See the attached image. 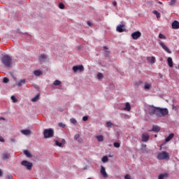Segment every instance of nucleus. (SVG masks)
I'll list each match as a JSON object with an SVG mask.
<instances>
[{"mask_svg": "<svg viewBox=\"0 0 179 179\" xmlns=\"http://www.w3.org/2000/svg\"><path fill=\"white\" fill-rule=\"evenodd\" d=\"M3 83H8L9 82V78L5 77L3 79Z\"/></svg>", "mask_w": 179, "mask_h": 179, "instance_id": "obj_41", "label": "nucleus"}, {"mask_svg": "<svg viewBox=\"0 0 179 179\" xmlns=\"http://www.w3.org/2000/svg\"><path fill=\"white\" fill-rule=\"evenodd\" d=\"M38 99H40V94H38L35 97L32 98L31 101H33V102L38 101Z\"/></svg>", "mask_w": 179, "mask_h": 179, "instance_id": "obj_24", "label": "nucleus"}, {"mask_svg": "<svg viewBox=\"0 0 179 179\" xmlns=\"http://www.w3.org/2000/svg\"><path fill=\"white\" fill-rule=\"evenodd\" d=\"M80 135L79 134H76L75 136H74V139L76 140V141H78V139H79V138H80Z\"/></svg>", "mask_w": 179, "mask_h": 179, "instance_id": "obj_43", "label": "nucleus"}, {"mask_svg": "<svg viewBox=\"0 0 179 179\" xmlns=\"http://www.w3.org/2000/svg\"><path fill=\"white\" fill-rule=\"evenodd\" d=\"M159 38H161L162 40H166V36L163 35L162 34H159Z\"/></svg>", "mask_w": 179, "mask_h": 179, "instance_id": "obj_37", "label": "nucleus"}, {"mask_svg": "<svg viewBox=\"0 0 179 179\" xmlns=\"http://www.w3.org/2000/svg\"><path fill=\"white\" fill-rule=\"evenodd\" d=\"M176 2H177V1H176V0H171V1L169 3V5L171 6H174V5H176Z\"/></svg>", "mask_w": 179, "mask_h": 179, "instance_id": "obj_34", "label": "nucleus"}, {"mask_svg": "<svg viewBox=\"0 0 179 179\" xmlns=\"http://www.w3.org/2000/svg\"><path fill=\"white\" fill-rule=\"evenodd\" d=\"M21 164L24 166V167H26L27 170H31L33 168V164L26 160L22 161Z\"/></svg>", "mask_w": 179, "mask_h": 179, "instance_id": "obj_5", "label": "nucleus"}, {"mask_svg": "<svg viewBox=\"0 0 179 179\" xmlns=\"http://www.w3.org/2000/svg\"><path fill=\"white\" fill-rule=\"evenodd\" d=\"M124 179H132V178H131V175L127 174L124 176Z\"/></svg>", "mask_w": 179, "mask_h": 179, "instance_id": "obj_44", "label": "nucleus"}, {"mask_svg": "<svg viewBox=\"0 0 179 179\" xmlns=\"http://www.w3.org/2000/svg\"><path fill=\"white\" fill-rule=\"evenodd\" d=\"M173 138H174V134L171 133L168 136V137L166 138L165 141L170 142V141H171V139H173Z\"/></svg>", "mask_w": 179, "mask_h": 179, "instance_id": "obj_16", "label": "nucleus"}, {"mask_svg": "<svg viewBox=\"0 0 179 179\" xmlns=\"http://www.w3.org/2000/svg\"><path fill=\"white\" fill-rule=\"evenodd\" d=\"M59 8L60 9H65V5L64 3H59Z\"/></svg>", "mask_w": 179, "mask_h": 179, "instance_id": "obj_36", "label": "nucleus"}, {"mask_svg": "<svg viewBox=\"0 0 179 179\" xmlns=\"http://www.w3.org/2000/svg\"><path fill=\"white\" fill-rule=\"evenodd\" d=\"M70 122H71V124H73L75 125V124H76L78 121H76V119H75V118H71V119H70Z\"/></svg>", "mask_w": 179, "mask_h": 179, "instance_id": "obj_32", "label": "nucleus"}, {"mask_svg": "<svg viewBox=\"0 0 179 179\" xmlns=\"http://www.w3.org/2000/svg\"><path fill=\"white\" fill-rule=\"evenodd\" d=\"M148 111L150 115H156L158 117H166L169 114V109L155 107L153 106L149 107Z\"/></svg>", "mask_w": 179, "mask_h": 179, "instance_id": "obj_1", "label": "nucleus"}, {"mask_svg": "<svg viewBox=\"0 0 179 179\" xmlns=\"http://www.w3.org/2000/svg\"><path fill=\"white\" fill-rule=\"evenodd\" d=\"M152 13L157 16V19H159L160 13H159L157 10H153Z\"/></svg>", "mask_w": 179, "mask_h": 179, "instance_id": "obj_27", "label": "nucleus"}, {"mask_svg": "<svg viewBox=\"0 0 179 179\" xmlns=\"http://www.w3.org/2000/svg\"><path fill=\"white\" fill-rule=\"evenodd\" d=\"M56 146H59V148H62V143H59L58 141H55Z\"/></svg>", "mask_w": 179, "mask_h": 179, "instance_id": "obj_35", "label": "nucleus"}, {"mask_svg": "<svg viewBox=\"0 0 179 179\" xmlns=\"http://www.w3.org/2000/svg\"><path fill=\"white\" fill-rule=\"evenodd\" d=\"M88 26H92V22L90 21H88L87 22Z\"/></svg>", "mask_w": 179, "mask_h": 179, "instance_id": "obj_50", "label": "nucleus"}, {"mask_svg": "<svg viewBox=\"0 0 179 179\" xmlns=\"http://www.w3.org/2000/svg\"><path fill=\"white\" fill-rule=\"evenodd\" d=\"M53 85H55V86H59V85H61V81L56 80L54 81Z\"/></svg>", "mask_w": 179, "mask_h": 179, "instance_id": "obj_29", "label": "nucleus"}, {"mask_svg": "<svg viewBox=\"0 0 179 179\" xmlns=\"http://www.w3.org/2000/svg\"><path fill=\"white\" fill-rule=\"evenodd\" d=\"M73 71L74 73H76L79 71V72H83L85 71V67L83 65H78L73 66Z\"/></svg>", "mask_w": 179, "mask_h": 179, "instance_id": "obj_6", "label": "nucleus"}, {"mask_svg": "<svg viewBox=\"0 0 179 179\" xmlns=\"http://www.w3.org/2000/svg\"><path fill=\"white\" fill-rule=\"evenodd\" d=\"M172 29H179V22L177 20H175L173 22H172Z\"/></svg>", "mask_w": 179, "mask_h": 179, "instance_id": "obj_12", "label": "nucleus"}, {"mask_svg": "<svg viewBox=\"0 0 179 179\" xmlns=\"http://www.w3.org/2000/svg\"><path fill=\"white\" fill-rule=\"evenodd\" d=\"M59 127H60L61 128H65V124L62 123V122H59L58 124Z\"/></svg>", "mask_w": 179, "mask_h": 179, "instance_id": "obj_42", "label": "nucleus"}, {"mask_svg": "<svg viewBox=\"0 0 179 179\" xmlns=\"http://www.w3.org/2000/svg\"><path fill=\"white\" fill-rule=\"evenodd\" d=\"M155 138H157V134L155 135Z\"/></svg>", "mask_w": 179, "mask_h": 179, "instance_id": "obj_53", "label": "nucleus"}, {"mask_svg": "<svg viewBox=\"0 0 179 179\" xmlns=\"http://www.w3.org/2000/svg\"><path fill=\"white\" fill-rule=\"evenodd\" d=\"M151 131H154L155 132H159L160 131V127L159 126H153L152 130Z\"/></svg>", "mask_w": 179, "mask_h": 179, "instance_id": "obj_21", "label": "nucleus"}, {"mask_svg": "<svg viewBox=\"0 0 179 179\" xmlns=\"http://www.w3.org/2000/svg\"><path fill=\"white\" fill-rule=\"evenodd\" d=\"M167 176H169L167 173L161 174L158 176V179H164L165 177H167Z\"/></svg>", "mask_w": 179, "mask_h": 179, "instance_id": "obj_28", "label": "nucleus"}, {"mask_svg": "<svg viewBox=\"0 0 179 179\" xmlns=\"http://www.w3.org/2000/svg\"><path fill=\"white\" fill-rule=\"evenodd\" d=\"M150 138V136H149V134L148 133H143L142 134V141L143 142H148Z\"/></svg>", "mask_w": 179, "mask_h": 179, "instance_id": "obj_10", "label": "nucleus"}, {"mask_svg": "<svg viewBox=\"0 0 179 179\" xmlns=\"http://www.w3.org/2000/svg\"><path fill=\"white\" fill-rule=\"evenodd\" d=\"M124 25H118L116 28V30L117 31H118L119 33H122L124 31Z\"/></svg>", "mask_w": 179, "mask_h": 179, "instance_id": "obj_13", "label": "nucleus"}, {"mask_svg": "<svg viewBox=\"0 0 179 179\" xmlns=\"http://www.w3.org/2000/svg\"><path fill=\"white\" fill-rule=\"evenodd\" d=\"M113 125V123H111L110 122H106V127L107 128H111V126Z\"/></svg>", "mask_w": 179, "mask_h": 179, "instance_id": "obj_39", "label": "nucleus"}, {"mask_svg": "<svg viewBox=\"0 0 179 179\" xmlns=\"http://www.w3.org/2000/svg\"><path fill=\"white\" fill-rule=\"evenodd\" d=\"M43 136L45 139H48L54 136V129H45L43 131Z\"/></svg>", "mask_w": 179, "mask_h": 179, "instance_id": "obj_3", "label": "nucleus"}, {"mask_svg": "<svg viewBox=\"0 0 179 179\" xmlns=\"http://www.w3.org/2000/svg\"><path fill=\"white\" fill-rule=\"evenodd\" d=\"M97 78H98V79H99V80H101V79H103V78H104V76H103V73H99L97 75Z\"/></svg>", "mask_w": 179, "mask_h": 179, "instance_id": "obj_31", "label": "nucleus"}, {"mask_svg": "<svg viewBox=\"0 0 179 179\" xmlns=\"http://www.w3.org/2000/svg\"><path fill=\"white\" fill-rule=\"evenodd\" d=\"M96 139H97L98 142H103V141H104V136H103L101 135L97 136Z\"/></svg>", "mask_w": 179, "mask_h": 179, "instance_id": "obj_26", "label": "nucleus"}, {"mask_svg": "<svg viewBox=\"0 0 179 179\" xmlns=\"http://www.w3.org/2000/svg\"><path fill=\"white\" fill-rule=\"evenodd\" d=\"M113 146L115 148H120V146H121V144H120V143H114Z\"/></svg>", "mask_w": 179, "mask_h": 179, "instance_id": "obj_40", "label": "nucleus"}, {"mask_svg": "<svg viewBox=\"0 0 179 179\" xmlns=\"http://www.w3.org/2000/svg\"><path fill=\"white\" fill-rule=\"evenodd\" d=\"M21 132L23 134V135H31V131L29 129L21 130Z\"/></svg>", "mask_w": 179, "mask_h": 179, "instance_id": "obj_17", "label": "nucleus"}, {"mask_svg": "<svg viewBox=\"0 0 179 179\" xmlns=\"http://www.w3.org/2000/svg\"><path fill=\"white\" fill-rule=\"evenodd\" d=\"M1 62L6 68H12V57L6 55L1 57Z\"/></svg>", "mask_w": 179, "mask_h": 179, "instance_id": "obj_2", "label": "nucleus"}, {"mask_svg": "<svg viewBox=\"0 0 179 179\" xmlns=\"http://www.w3.org/2000/svg\"><path fill=\"white\" fill-rule=\"evenodd\" d=\"M157 159L159 160H169L170 159V157L169 156V152L166 151H163L161 153L157 155Z\"/></svg>", "mask_w": 179, "mask_h": 179, "instance_id": "obj_4", "label": "nucleus"}, {"mask_svg": "<svg viewBox=\"0 0 179 179\" xmlns=\"http://www.w3.org/2000/svg\"><path fill=\"white\" fill-rule=\"evenodd\" d=\"M152 87V85L150 83H146L144 85L145 90H149Z\"/></svg>", "mask_w": 179, "mask_h": 179, "instance_id": "obj_23", "label": "nucleus"}, {"mask_svg": "<svg viewBox=\"0 0 179 179\" xmlns=\"http://www.w3.org/2000/svg\"><path fill=\"white\" fill-rule=\"evenodd\" d=\"M167 62L169 66H170V68H173V59H171V57H168Z\"/></svg>", "mask_w": 179, "mask_h": 179, "instance_id": "obj_18", "label": "nucleus"}, {"mask_svg": "<svg viewBox=\"0 0 179 179\" xmlns=\"http://www.w3.org/2000/svg\"><path fill=\"white\" fill-rule=\"evenodd\" d=\"M87 120H89V117L87 116H83V121H87Z\"/></svg>", "mask_w": 179, "mask_h": 179, "instance_id": "obj_45", "label": "nucleus"}, {"mask_svg": "<svg viewBox=\"0 0 179 179\" xmlns=\"http://www.w3.org/2000/svg\"><path fill=\"white\" fill-rule=\"evenodd\" d=\"M141 150L143 152H146V144H143L141 147Z\"/></svg>", "mask_w": 179, "mask_h": 179, "instance_id": "obj_38", "label": "nucleus"}, {"mask_svg": "<svg viewBox=\"0 0 179 179\" xmlns=\"http://www.w3.org/2000/svg\"><path fill=\"white\" fill-rule=\"evenodd\" d=\"M103 163H107L108 162V157L107 156H103L102 158Z\"/></svg>", "mask_w": 179, "mask_h": 179, "instance_id": "obj_30", "label": "nucleus"}, {"mask_svg": "<svg viewBox=\"0 0 179 179\" xmlns=\"http://www.w3.org/2000/svg\"><path fill=\"white\" fill-rule=\"evenodd\" d=\"M113 6H117V1H114L113 2Z\"/></svg>", "mask_w": 179, "mask_h": 179, "instance_id": "obj_48", "label": "nucleus"}, {"mask_svg": "<svg viewBox=\"0 0 179 179\" xmlns=\"http://www.w3.org/2000/svg\"><path fill=\"white\" fill-rule=\"evenodd\" d=\"M108 52H109L106 50V51L105 52L106 55H108Z\"/></svg>", "mask_w": 179, "mask_h": 179, "instance_id": "obj_52", "label": "nucleus"}, {"mask_svg": "<svg viewBox=\"0 0 179 179\" xmlns=\"http://www.w3.org/2000/svg\"><path fill=\"white\" fill-rule=\"evenodd\" d=\"M24 83H26V79H22L20 80L18 83H17V86H23V85H24Z\"/></svg>", "mask_w": 179, "mask_h": 179, "instance_id": "obj_22", "label": "nucleus"}, {"mask_svg": "<svg viewBox=\"0 0 179 179\" xmlns=\"http://www.w3.org/2000/svg\"><path fill=\"white\" fill-rule=\"evenodd\" d=\"M0 41H1V38H0Z\"/></svg>", "mask_w": 179, "mask_h": 179, "instance_id": "obj_56", "label": "nucleus"}, {"mask_svg": "<svg viewBox=\"0 0 179 179\" xmlns=\"http://www.w3.org/2000/svg\"><path fill=\"white\" fill-rule=\"evenodd\" d=\"M24 154L25 155V156H27V157H32L31 154L30 153V152H29V150H25L24 151Z\"/></svg>", "mask_w": 179, "mask_h": 179, "instance_id": "obj_25", "label": "nucleus"}, {"mask_svg": "<svg viewBox=\"0 0 179 179\" xmlns=\"http://www.w3.org/2000/svg\"><path fill=\"white\" fill-rule=\"evenodd\" d=\"M2 176H3V172L0 169V177H2Z\"/></svg>", "mask_w": 179, "mask_h": 179, "instance_id": "obj_49", "label": "nucleus"}, {"mask_svg": "<svg viewBox=\"0 0 179 179\" xmlns=\"http://www.w3.org/2000/svg\"><path fill=\"white\" fill-rule=\"evenodd\" d=\"M159 3H160V5H162V2L159 1Z\"/></svg>", "mask_w": 179, "mask_h": 179, "instance_id": "obj_55", "label": "nucleus"}, {"mask_svg": "<svg viewBox=\"0 0 179 179\" xmlns=\"http://www.w3.org/2000/svg\"><path fill=\"white\" fill-rule=\"evenodd\" d=\"M159 45L162 47V48H163V50L166 51V52H168V54H171V50H170V49H169V48L164 45L163 41H159Z\"/></svg>", "mask_w": 179, "mask_h": 179, "instance_id": "obj_7", "label": "nucleus"}, {"mask_svg": "<svg viewBox=\"0 0 179 179\" xmlns=\"http://www.w3.org/2000/svg\"><path fill=\"white\" fill-rule=\"evenodd\" d=\"M38 60L41 64H43V62H45V61H47V55H45V54H41L39 56Z\"/></svg>", "mask_w": 179, "mask_h": 179, "instance_id": "obj_9", "label": "nucleus"}, {"mask_svg": "<svg viewBox=\"0 0 179 179\" xmlns=\"http://www.w3.org/2000/svg\"><path fill=\"white\" fill-rule=\"evenodd\" d=\"M11 100L13 101V103H17V99L15 96H11Z\"/></svg>", "mask_w": 179, "mask_h": 179, "instance_id": "obj_33", "label": "nucleus"}, {"mask_svg": "<svg viewBox=\"0 0 179 179\" xmlns=\"http://www.w3.org/2000/svg\"><path fill=\"white\" fill-rule=\"evenodd\" d=\"M7 179H13V176L12 175H8Z\"/></svg>", "mask_w": 179, "mask_h": 179, "instance_id": "obj_46", "label": "nucleus"}, {"mask_svg": "<svg viewBox=\"0 0 179 179\" xmlns=\"http://www.w3.org/2000/svg\"><path fill=\"white\" fill-rule=\"evenodd\" d=\"M0 142H5V139L2 136H0Z\"/></svg>", "mask_w": 179, "mask_h": 179, "instance_id": "obj_47", "label": "nucleus"}, {"mask_svg": "<svg viewBox=\"0 0 179 179\" xmlns=\"http://www.w3.org/2000/svg\"><path fill=\"white\" fill-rule=\"evenodd\" d=\"M34 75H35V76H40L43 75V71L41 70H36L34 71Z\"/></svg>", "mask_w": 179, "mask_h": 179, "instance_id": "obj_19", "label": "nucleus"}, {"mask_svg": "<svg viewBox=\"0 0 179 179\" xmlns=\"http://www.w3.org/2000/svg\"><path fill=\"white\" fill-rule=\"evenodd\" d=\"M10 157V153L6 152V153L3 154V160H6V159H9Z\"/></svg>", "mask_w": 179, "mask_h": 179, "instance_id": "obj_20", "label": "nucleus"}, {"mask_svg": "<svg viewBox=\"0 0 179 179\" xmlns=\"http://www.w3.org/2000/svg\"><path fill=\"white\" fill-rule=\"evenodd\" d=\"M103 49L104 50H108V48H107V46H103Z\"/></svg>", "mask_w": 179, "mask_h": 179, "instance_id": "obj_51", "label": "nucleus"}, {"mask_svg": "<svg viewBox=\"0 0 179 179\" xmlns=\"http://www.w3.org/2000/svg\"><path fill=\"white\" fill-rule=\"evenodd\" d=\"M124 111H129L131 110V104L127 102L125 103V107L123 108Z\"/></svg>", "mask_w": 179, "mask_h": 179, "instance_id": "obj_15", "label": "nucleus"}, {"mask_svg": "<svg viewBox=\"0 0 179 179\" xmlns=\"http://www.w3.org/2000/svg\"><path fill=\"white\" fill-rule=\"evenodd\" d=\"M141 36H142V33H141V31H136L131 34V37H132L133 40H138V38H139V37H141Z\"/></svg>", "mask_w": 179, "mask_h": 179, "instance_id": "obj_8", "label": "nucleus"}, {"mask_svg": "<svg viewBox=\"0 0 179 179\" xmlns=\"http://www.w3.org/2000/svg\"><path fill=\"white\" fill-rule=\"evenodd\" d=\"M101 174L103 176V178H107L108 177V175L107 174V172H106V168L104 166L101 167Z\"/></svg>", "mask_w": 179, "mask_h": 179, "instance_id": "obj_11", "label": "nucleus"}, {"mask_svg": "<svg viewBox=\"0 0 179 179\" xmlns=\"http://www.w3.org/2000/svg\"><path fill=\"white\" fill-rule=\"evenodd\" d=\"M147 61L148 62H150V64H155V61H156V58L155 57H147Z\"/></svg>", "mask_w": 179, "mask_h": 179, "instance_id": "obj_14", "label": "nucleus"}, {"mask_svg": "<svg viewBox=\"0 0 179 179\" xmlns=\"http://www.w3.org/2000/svg\"><path fill=\"white\" fill-rule=\"evenodd\" d=\"M12 142H15V140L14 139H11Z\"/></svg>", "mask_w": 179, "mask_h": 179, "instance_id": "obj_54", "label": "nucleus"}]
</instances>
